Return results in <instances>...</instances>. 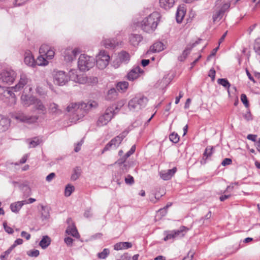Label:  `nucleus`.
I'll use <instances>...</instances> for the list:
<instances>
[{
    "label": "nucleus",
    "mask_w": 260,
    "mask_h": 260,
    "mask_svg": "<svg viewBox=\"0 0 260 260\" xmlns=\"http://www.w3.org/2000/svg\"><path fill=\"white\" fill-rule=\"evenodd\" d=\"M159 18V17L157 13H151L141 22V28L146 32L149 33L153 31L158 25Z\"/></svg>",
    "instance_id": "f257e3e1"
},
{
    "label": "nucleus",
    "mask_w": 260,
    "mask_h": 260,
    "mask_svg": "<svg viewBox=\"0 0 260 260\" xmlns=\"http://www.w3.org/2000/svg\"><path fill=\"white\" fill-rule=\"evenodd\" d=\"M231 6V3L228 1L221 3V0H217L213 12L212 19L213 22L219 21L223 17L224 13L228 12Z\"/></svg>",
    "instance_id": "f03ea898"
},
{
    "label": "nucleus",
    "mask_w": 260,
    "mask_h": 260,
    "mask_svg": "<svg viewBox=\"0 0 260 260\" xmlns=\"http://www.w3.org/2000/svg\"><path fill=\"white\" fill-rule=\"evenodd\" d=\"M94 63L93 57L83 54L80 55L78 59V66L80 71H86L93 67Z\"/></svg>",
    "instance_id": "7ed1b4c3"
},
{
    "label": "nucleus",
    "mask_w": 260,
    "mask_h": 260,
    "mask_svg": "<svg viewBox=\"0 0 260 260\" xmlns=\"http://www.w3.org/2000/svg\"><path fill=\"white\" fill-rule=\"evenodd\" d=\"M148 102L147 98L144 96H137L128 102V108L132 111H138L144 108Z\"/></svg>",
    "instance_id": "20e7f679"
},
{
    "label": "nucleus",
    "mask_w": 260,
    "mask_h": 260,
    "mask_svg": "<svg viewBox=\"0 0 260 260\" xmlns=\"http://www.w3.org/2000/svg\"><path fill=\"white\" fill-rule=\"evenodd\" d=\"M115 115L113 106L108 107L105 112L99 117L96 121V125L101 127L107 125Z\"/></svg>",
    "instance_id": "39448f33"
},
{
    "label": "nucleus",
    "mask_w": 260,
    "mask_h": 260,
    "mask_svg": "<svg viewBox=\"0 0 260 260\" xmlns=\"http://www.w3.org/2000/svg\"><path fill=\"white\" fill-rule=\"evenodd\" d=\"M127 134V132L124 131L120 134L118 136L112 139L108 144L106 145L102 151V154L104 153L105 151L110 150V149H116L121 144V142L126 136Z\"/></svg>",
    "instance_id": "423d86ee"
},
{
    "label": "nucleus",
    "mask_w": 260,
    "mask_h": 260,
    "mask_svg": "<svg viewBox=\"0 0 260 260\" xmlns=\"http://www.w3.org/2000/svg\"><path fill=\"white\" fill-rule=\"evenodd\" d=\"M53 82L59 86L65 85L69 80L67 73L62 71H54L53 73Z\"/></svg>",
    "instance_id": "0eeeda50"
},
{
    "label": "nucleus",
    "mask_w": 260,
    "mask_h": 260,
    "mask_svg": "<svg viewBox=\"0 0 260 260\" xmlns=\"http://www.w3.org/2000/svg\"><path fill=\"white\" fill-rule=\"evenodd\" d=\"M11 116L12 118L22 122H34L38 119V116H27L21 111L12 113Z\"/></svg>",
    "instance_id": "6e6552de"
},
{
    "label": "nucleus",
    "mask_w": 260,
    "mask_h": 260,
    "mask_svg": "<svg viewBox=\"0 0 260 260\" xmlns=\"http://www.w3.org/2000/svg\"><path fill=\"white\" fill-rule=\"evenodd\" d=\"M16 77V74L14 71L11 69L3 70L0 73V80L2 82L8 84L12 83Z\"/></svg>",
    "instance_id": "1a4fd4ad"
},
{
    "label": "nucleus",
    "mask_w": 260,
    "mask_h": 260,
    "mask_svg": "<svg viewBox=\"0 0 260 260\" xmlns=\"http://www.w3.org/2000/svg\"><path fill=\"white\" fill-rule=\"evenodd\" d=\"M76 70H71L69 72V80L79 84H84L87 82V77L84 75H79Z\"/></svg>",
    "instance_id": "9d476101"
},
{
    "label": "nucleus",
    "mask_w": 260,
    "mask_h": 260,
    "mask_svg": "<svg viewBox=\"0 0 260 260\" xmlns=\"http://www.w3.org/2000/svg\"><path fill=\"white\" fill-rule=\"evenodd\" d=\"M79 52V50L77 48L74 49L70 48L67 49L63 52L64 59L67 62H71L75 59Z\"/></svg>",
    "instance_id": "9b49d317"
},
{
    "label": "nucleus",
    "mask_w": 260,
    "mask_h": 260,
    "mask_svg": "<svg viewBox=\"0 0 260 260\" xmlns=\"http://www.w3.org/2000/svg\"><path fill=\"white\" fill-rule=\"evenodd\" d=\"M143 72V70L140 68L139 66L134 67L127 75V79L129 80L133 81L137 79L139 76L140 73Z\"/></svg>",
    "instance_id": "f8f14e48"
},
{
    "label": "nucleus",
    "mask_w": 260,
    "mask_h": 260,
    "mask_svg": "<svg viewBox=\"0 0 260 260\" xmlns=\"http://www.w3.org/2000/svg\"><path fill=\"white\" fill-rule=\"evenodd\" d=\"M28 78L26 75L24 74H21L19 81L13 88L14 91H18L23 88V87L28 83Z\"/></svg>",
    "instance_id": "ddd939ff"
},
{
    "label": "nucleus",
    "mask_w": 260,
    "mask_h": 260,
    "mask_svg": "<svg viewBox=\"0 0 260 260\" xmlns=\"http://www.w3.org/2000/svg\"><path fill=\"white\" fill-rule=\"evenodd\" d=\"M24 61V63L28 66L33 67L36 66L35 60L30 51L27 50L25 51Z\"/></svg>",
    "instance_id": "4468645a"
},
{
    "label": "nucleus",
    "mask_w": 260,
    "mask_h": 260,
    "mask_svg": "<svg viewBox=\"0 0 260 260\" xmlns=\"http://www.w3.org/2000/svg\"><path fill=\"white\" fill-rule=\"evenodd\" d=\"M176 171L177 169L176 167H174L172 169L161 171L160 172V176L164 180H168L172 178Z\"/></svg>",
    "instance_id": "2eb2a0df"
},
{
    "label": "nucleus",
    "mask_w": 260,
    "mask_h": 260,
    "mask_svg": "<svg viewBox=\"0 0 260 260\" xmlns=\"http://www.w3.org/2000/svg\"><path fill=\"white\" fill-rule=\"evenodd\" d=\"M98 106V104L95 101H90L87 103H80L79 108H81L86 113L92 108H95Z\"/></svg>",
    "instance_id": "dca6fc26"
},
{
    "label": "nucleus",
    "mask_w": 260,
    "mask_h": 260,
    "mask_svg": "<svg viewBox=\"0 0 260 260\" xmlns=\"http://www.w3.org/2000/svg\"><path fill=\"white\" fill-rule=\"evenodd\" d=\"M36 98L34 96L23 94L21 95V100L22 104L25 107H28L34 104Z\"/></svg>",
    "instance_id": "f3484780"
},
{
    "label": "nucleus",
    "mask_w": 260,
    "mask_h": 260,
    "mask_svg": "<svg viewBox=\"0 0 260 260\" xmlns=\"http://www.w3.org/2000/svg\"><path fill=\"white\" fill-rule=\"evenodd\" d=\"M164 49V44L161 42H157L154 43L150 48L149 50L147 51V53L151 52H159Z\"/></svg>",
    "instance_id": "a211bd4d"
},
{
    "label": "nucleus",
    "mask_w": 260,
    "mask_h": 260,
    "mask_svg": "<svg viewBox=\"0 0 260 260\" xmlns=\"http://www.w3.org/2000/svg\"><path fill=\"white\" fill-rule=\"evenodd\" d=\"M48 111L49 113L55 115H59L62 114L61 110L59 109L58 105L54 103L49 104Z\"/></svg>",
    "instance_id": "6ab92c4d"
},
{
    "label": "nucleus",
    "mask_w": 260,
    "mask_h": 260,
    "mask_svg": "<svg viewBox=\"0 0 260 260\" xmlns=\"http://www.w3.org/2000/svg\"><path fill=\"white\" fill-rule=\"evenodd\" d=\"M177 0H159L161 8L169 10L172 8Z\"/></svg>",
    "instance_id": "aec40b11"
},
{
    "label": "nucleus",
    "mask_w": 260,
    "mask_h": 260,
    "mask_svg": "<svg viewBox=\"0 0 260 260\" xmlns=\"http://www.w3.org/2000/svg\"><path fill=\"white\" fill-rule=\"evenodd\" d=\"M142 40V37L140 35L131 34L129 37L130 43L134 46L139 45Z\"/></svg>",
    "instance_id": "412c9836"
},
{
    "label": "nucleus",
    "mask_w": 260,
    "mask_h": 260,
    "mask_svg": "<svg viewBox=\"0 0 260 260\" xmlns=\"http://www.w3.org/2000/svg\"><path fill=\"white\" fill-rule=\"evenodd\" d=\"M189 231V229L185 226H181L179 229L174 230V234L176 238H181L185 236L186 233Z\"/></svg>",
    "instance_id": "4be33fe9"
},
{
    "label": "nucleus",
    "mask_w": 260,
    "mask_h": 260,
    "mask_svg": "<svg viewBox=\"0 0 260 260\" xmlns=\"http://www.w3.org/2000/svg\"><path fill=\"white\" fill-rule=\"evenodd\" d=\"M132 247V244L128 242H119L115 244L114 246V249L116 250L122 249H126Z\"/></svg>",
    "instance_id": "5701e85b"
},
{
    "label": "nucleus",
    "mask_w": 260,
    "mask_h": 260,
    "mask_svg": "<svg viewBox=\"0 0 260 260\" xmlns=\"http://www.w3.org/2000/svg\"><path fill=\"white\" fill-rule=\"evenodd\" d=\"M185 14V10L183 7H179L178 8L176 13V19L178 23L182 22L183 18Z\"/></svg>",
    "instance_id": "b1692460"
},
{
    "label": "nucleus",
    "mask_w": 260,
    "mask_h": 260,
    "mask_svg": "<svg viewBox=\"0 0 260 260\" xmlns=\"http://www.w3.org/2000/svg\"><path fill=\"white\" fill-rule=\"evenodd\" d=\"M201 39H199L198 41H196L194 43H192L191 45H188L185 49L183 51L182 55L184 56L185 58L187 56V55L190 53V52L192 50V49L197 46V45L199 44L201 41Z\"/></svg>",
    "instance_id": "393cba45"
},
{
    "label": "nucleus",
    "mask_w": 260,
    "mask_h": 260,
    "mask_svg": "<svg viewBox=\"0 0 260 260\" xmlns=\"http://www.w3.org/2000/svg\"><path fill=\"white\" fill-rule=\"evenodd\" d=\"M51 242V238L49 236H44L39 243V245L44 249L50 245Z\"/></svg>",
    "instance_id": "a878e982"
},
{
    "label": "nucleus",
    "mask_w": 260,
    "mask_h": 260,
    "mask_svg": "<svg viewBox=\"0 0 260 260\" xmlns=\"http://www.w3.org/2000/svg\"><path fill=\"white\" fill-rule=\"evenodd\" d=\"M66 232L68 235H71L75 238L79 237V234L74 225L68 226Z\"/></svg>",
    "instance_id": "bb28decb"
},
{
    "label": "nucleus",
    "mask_w": 260,
    "mask_h": 260,
    "mask_svg": "<svg viewBox=\"0 0 260 260\" xmlns=\"http://www.w3.org/2000/svg\"><path fill=\"white\" fill-rule=\"evenodd\" d=\"M103 45L107 48H112L116 46L117 43L113 39H105L102 41Z\"/></svg>",
    "instance_id": "cd10ccee"
},
{
    "label": "nucleus",
    "mask_w": 260,
    "mask_h": 260,
    "mask_svg": "<svg viewBox=\"0 0 260 260\" xmlns=\"http://www.w3.org/2000/svg\"><path fill=\"white\" fill-rule=\"evenodd\" d=\"M35 101H34V104L33 105H35L36 109L41 111L43 114H45L46 109L41 100L36 98Z\"/></svg>",
    "instance_id": "c85d7f7f"
},
{
    "label": "nucleus",
    "mask_w": 260,
    "mask_h": 260,
    "mask_svg": "<svg viewBox=\"0 0 260 260\" xmlns=\"http://www.w3.org/2000/svg\"><path fill=\"white\" fill-rule=\"evenodd\" d=\"M128 83L126 81L119 82L117 84L116 89L120 92H124L128 87Z\"/></svg>",
    "instance_id": "c756f323"
},
{
    "label": "nucleus",
    "mask_w": 260,
    "mask_h": 260,
    "mask_svg": "<svg viewBox=\"0 0 260 260\" xmlns=\"http://www.w3.org/2000/svg\"><path fill=\"white\" fill-rule=\"evenodd\" d=\"M117 95L118 93L117 90L115 88H113L108 91L106 99L107 100L113 101L117 98Z\"/></svg>",
    "instance_id": "7c9ffc66"
},
{
    "label": "nucleus",
    "mask_w": 260,
    "mask_h": 260,
    "mask_svg": "<svg viewBox=\"0 0 260 260\" xmlns=\"http://www.w3.org/2000/svg\"><path fill=\"white\" fill-rule=\"evenodd\" d=\"M109 60L106 59H96V65L100 69L103 70L105 69L109 64Z\"/></svg>",
    "instance_id": "2f4dec72"
},
{
    "label": "nucleus",
    "mask_w": 260,
    "mask_h": 260,
    "mask_svg": "<svg viewBox=\"0 0 260 260\" xmlns=\"http://www.w3.org/2000/svg\"><path fill=\"white\" fill-rule=\"evenodd\" d=\"M35 62L36 65L37 64L38 66H45L48 63V61L43 54H40V55L38 57Z\"/></svg>",
    "instance_id": "473e14b6"
},
{
    "label": "nucleus",
    "mask_w": 260,
    "mask_h": 260,
    "mask_svg": "<svg viewBox=\"0 0 260 260\" xmlns=\"http://www.w3.org/2000/svg\"><path fill=\"white\" fill-rule=\"evenodd\" d=\"M81 175V169L80 167H77L74 170L73 173L71 176V179L73 181L76 180Z\"/></svg>",
    "instance_id": "72a5a7b5"
},
{
    "label": "nucleus",
    "mask_w": 260,
    "mask_h": 260,
    "mask_svg": "<svg viewBox=\"0 0 260 260\" xmlns=\"http://www.w3.org/2000/svg\"><path fill=\"white\" fill-rule=\"evenodd\" d=\"M80 104L71 103L67 107V110L68 112H72L73 110H82L81 108H79Z\"/></svg>",
    "instance_id": "f704fd0d"
},
{
    "label": "nucleus",
    "mask_w": 260,
    "mask_h": 260,
    "mask_svg": "<svg viewBox=\"0 0 260 260\" xmlns=\"http://www.w3.org/2000/svg\"><path fill=\"white\" fill-rule=\"evenodd\" d=\"M21 208L22 207L18 202L12 203L10 205L11 211L15 213H18Z\"/></svg>",
    "instance_id": "c9c22d12"
},
{
    "label": "nucleus",
    "mask_w": 260,
    "mask_h": 260,
    "mask_svg": "<svg viewBox=\"0 0 260 260\" xmlns=\"http://www.w3.org/2000/svg\"><path fill=\"white\" fill-rule=\"evenodd\" d=\"M217 83L227 89H229L231 86L230 82L226 79L225 78L218 79L217 80Z\"/></svg>",
    "instance_id": "e433bc0d"
},
{
    "label": "nucleus",
    "mask_w": 260,
    "mask_h": 260,
    "mask_svg": "<svg viewBox=\"0 0 260 260\" xmlns=\"http://www.w3.org/2000/svg\"><path fill=\"white\" fill-rule=\"evenodd\" d=\"M118 56L119 59L122 62L126 61L128 60L129 58V54L125 51L121 52L119 54Z\"/></svg>",
    "instance_id": "4c0bfd02"
},
{
    "label": "nucleus",
    "mask_w": 260,
    "mask_h": 260,
    "mask_svg": "<svg viewBox=\"0 0 260 260\" xmlns=\"http://www.w3.org/2000/svg\"><path fill=\"white\" fill-rule=\"evenodd\" d=\"M41 214L43 219H48L50 216L48 208L44 206H42Z\"/></svg>",
    "instance_id": "58836bf2"
},
{
    "label": "nucleus",
    "mask_w": 260,
    "mask_h": 260,
    "mask_svg": "<svg viewBox=\"0 0 260 260\" xmlns=\"http://www.w3.org/2000/svg\"><path fill=\"white\" fill-rule=\"evenodd\" d=\"M96 58L102 59H106V60H109L110 56L109 54H107L106 51L104 50H101L100 51L99 54L96 56Z\"/></svg>",
    "instance_id": "ea45409f"
},
{
    "label": "nucleus",
    "mask_w": 260,
    "mask_h": 260,
    "mask_svg": "<svg viewBox=\"0 0 260 260\" xmlns=\"http://www.w3.org/2000/svg\"><path fill=\"white\" fill-rule=\"evenodd\" d=\"M109 253V250L108 248H105L102 252L98 254V256L99 258L105 259L108 256Z\"/></svg>",
    "instance_id": "a19ab883"
},
{
    "label": "nucleus",
    "mask_w": 260,
    "mask_h": 260,
    "mask_svg": "<svg viewBox=\"0 0 260 260\" xmlns=\"http://www.w3.org/2000/svg\"><path fill=\"white\" fill-rule=\"evenodd\" d=\"M213 147H207L204 151L203 158L205 157V159H207L208 157L211 156L213 153Z\"/></svg>",
    "instance_id": "79ce46f5"
},
{
    "label": "nucleus",
    "mask_w": 260,
    "mask_h": 260,
    "mask_svg": "<svg viewBox=\"0 0 260 260\" xmlns=\"http://www.w3.org/2000/svg\"><path fill=\"white\" fill-rule=\"evenodd\" d=\"M169 139L173 143H177L179 141V136L177 133L174 132L170 135Z\"/></svg>",
    "instance_id": "37998d69"
},
{
    "label": "nucleus",
    "mask_w": 260,
    "mask_h": 260,
    "mask_svg": "<svg viewBox=\"0 0 260 260\" xmlns=\"http://www.w3.org/2000/svg\"><path fill=\"white\" fill-rule=\"evenodd\" d=\"M55 54V51L54 48L50 49L47 52L44 54L47 59H51L53 58Z\"/></svg>",
    "instance_id": "c03bdc74"
},
{
    "label": "nucleus",
    "mask_w": 260,
    "mask_h": 260,
    "mask_svg": "<svg viewBox=\"0 0 260 260\" xmlns=\"http://www.w3.org/2000/svg\"><path fill=\"white\" fill-rule=\"evenodd\" d=\"M51 48L46 44L42 45L39 49L40 54H45V53Z\"/></svg>",
    "instance_id": "a18cd8bd"
},
{
    "label": "nucleus",
    "mask_w": 260,
    "mask_h": 260,
    "mask_svg": "<svg viewBox=\"0 0 260 260\" xmlns=\"http://www.w3.org/2000/svg\"><path fill=\"white\" fill-rule=\"evenodd\" d=\"M74 190V187L70 184H68L66 188L64 191V195L66 197H69L72 193L73 191Z\"/></svg>",
    "instance_id": "49530a36"
},
{
    "label": "nucleus",
    "mask_w": 260,
    "mask_h": 260,
    "mask_svg": "<svg viewBox=\"0 0 260 260\" xmlns=\"http://www.w3.org/2000/svg\"><path fill=\"white\" fill-rule=\"evenodd\" d=\"M254 49L257 54L260 55V38L255 40Z\"/></svg>",
    "instance_id": "de8ad7c7"
},
{
    "label": "nucleus",
    "mask_w": 260,
    "mask_h": 260,
    "mask_svg": "<svg viewBox=\"0 0 260 260\" xmlns=\"http://www.w3.org/2000/svg\"><path fill=\"white\" fill-rule=\"evenodd\" d=\"M9 92V89L0 86V95L8 98V94Z\"/></svg>",
    "instance_id": "09e8293b"
},
{
    "label": "nucleus",
    "mask_w": 260,
    "mask_h": 260,
    "mask_svg": "<svg viewBox=\"0 0 260 260\" xmlns=\"http://www.w3.org/2000/svg\"><path fill=\"white\" fill-rule=\"evenodd\" d=\"M41 143V141L37 138H35L34 139V140H31L29 143V148H34L36 147L37 146L39 145Z\"/></svg>",
    "instance_id": "8fccbe9b"
},
{
    "label": "nucleus",
    "mask_w": 260,
    "mask_h": 260,
    "mask_svg": "<svg viewBox=\"0 0 260 260\" xmlns=\"http://www.w3.org/2000/svg\"><path fill=\"white\" fill-rule=\"evenodd\" d=\"M124 104L125 101L124 100H121L117 103L116 106L115 107H113L115 114H117L118 111L124 105Z\"/></svg>",
    "instance_id": "3c124183"
},
{
    "label": "nucleus",
    "mask_w": 260,
    "mask_h": 260,
    "mask_svg": "<svg viewBox=\"0 0 260 260\" xmlns=\"http://www.w3.org/2000/svg\"><path fill=\"white\" fill-rule=\"evenodd\" d=\"M11 98L12 100V105H15L16 103V99L15 94L12 91L9 89V93L8 94V98Z\"/></svg>",
    "instance_id": "603ef678"
},
{
    "label": "nucleus",
    "mask_w": 260,
    "mask_h": 260,
    "mask_svg": "<svg viewBox=\"0 0 260 260\" xmlns=\"http://www.w3.org/2000/svg\"><path fill=\"white\" fill-rule=\"evenodd\" d=\"M136 150V146L135 145H133L131 148V149L124 155H123L124 157H125L126 159L129 157L131 155H132Z\"/></svg>",
    "instance_id": "864d4df0"
},
{
    "label": "nucleus",
    "mask_w": 260,
    "mask_h": 260,
    "mask_svg": "<svg viewBox=\"0 0 260 260\" xmlns=\"http://www.w3.org/2000/svg\"><path fill=\"white\" fill-rule=\"evenodd\" d=\"M28 255L31 257H37L39 255V251L37 249L28 251L27 252Z\"/></svg>",
    "instance_id": "5fc2aeb1"
},
{
    "label": "nucleus",
    "mask_w": 260,
    "mask_h": 260,
    "mask_svg": "<svg viewBox=\"0 0 260 260\" xmlns=\"http://www.w3.org/2000/svg\"><path fill=\"white\" fill-rule=\"evenodd\" d=\"M23 240L22 239L19 238L16 239L14 243L10 246V247L13 249L18 245H21L23 243Z\"/></svg>",
    "instance_id": "6e6d98bb"
},
{
    "label": "nucleus",
    "mask_w": 260,
    "mask_h": 260,
    "mask_svg": "<svg viewBox=\"0 0 260 260\" xmlns=\"http://www.w3.org/2000/svg\"><path fill=\"white\" fill-rule=\"evenodd\" d=\"M130 168V164L128 162H125L121 166V169L123 173L126 172Z\"/></svg>",
    "instance_id": "4d7b16f0"
},
{
    "label": "nucleus",
    "mask_w": 260,
    "mask_h": 260,
    "mask_svg": "<svg viewBox=\"0 0 260 260\" xmlns=\"http://www.w3.org/2000/svg\"><path fill=\"white\" fill-rule=\"evenodd\" d=\"M241 100L243 104L246 106L248 107L249 106L248 101L247 100V96L245 94H242L241 95Z\"/></svg>",
    "instance_id": "13d9d810"
},
{
    "label": "nucleus",
    "mask_w": 260,
    "mask_h": 260,
    "mask_svg": "<svg viewBox=\"0 0 260 260\" xmlns=\"http://www.w3.org/2000/svg\"><path fill=\"white\" fill-rule=\"evenodd\" d=\"M83 143V140H81L80 142H78L77 144L75 145L74 151L76 152H79L81 148V146Z\"/></svg>",
    "instance_id": "bf43d9fd"
},
{
    "label": "nucleus",
    "mask_w": 260,
    "mask_h": 260,
    "mask_svg": "<svg viewBox=\"0 0 260 260\" xmlns=\"http://www.w3.org/2000/svg\"><path fill=\"white\" fill-rule=\"evenodd\" d=\"M3 226L4 228L5 229V231L8 233V234H12L14 232L13 230L10 226H8L7 224V223L6 222H4L3 223Z\"/></svg>",
    "instance_id": "052dcab7"
},
{
    "label": "nucleus",
    "mask_w": 260,
    "mask_h": 260,
    "mask_svg": "<svg viewBox=\"0 0 260 260\" xmlns=\"http://www.w3.org/2000/svg\"><path fill=\"white\" fill-rule=\"evenodd\" d=\"M12 250L13 249L10 247L8 250L4 252V254H1L0 256L1 259L4 260V258L9 255Z\"/></svg>",
    "instance_id": "680f3d73"
},
{
    "label": "nucleus",
    "mask_w": 260,
    "mask_h": 260,
    "mask_svg": "<svg viewBox=\"0 0 260 260\" xmlns=\"http://www.w3.org/2000/svg\"><path fill=\"white\" fill-rule=\"evenodd\" d=\"M125 182L126 184L131 185L133 184L134 183V178L132 176L128 175L127 177L125 178Z\"/></svg>",
    "instance_id": "e2e57ef3"
},
{
    "label": "nucleus",
    "mask_w": 260,
    "mask_h": 260,
    "mask_svg": "<svg viewBox=\"0 0 260 260\" xmlns=\"http://www.w3.org/2000/svg\"><path fill=\"white\" fill-rule=\"evenodd\" d=\"M176 238L175 237V235L174 234L173 231H171L169 234H168L164 239L165 241H167L170 239H173Z\"/></svg>",
    "instance_id": "0e129e2a"
},
{
    "label": "nucleus",
    "mask_w": 260,
    "mask_h": 260,
    "mask_svg": "<svg viewBox=\"0 0 260 260\" xmlns=\"http://www.w3.org/2000/svg\"><path fill=\"white\" fill-rule=\"evenodd\" d=\"M126 158L124 157L123 156H121L119 159H118L116 162L115 164H117L120 166H121L123 164H124L126 162Z\"/></svg>",
    "instance_id": "69168bd1"
},
{
    "label": "nucleus",
    "mask_w": 260,
    "mask_h": 260,
    "mask_svg": "<svg viewBox=\"0 0 260 260\" xmlns=\"http://www.w3.org/2000/svg\"><path fill=\"white\" fill-rule=\"evenodd\" d=\"M232 163V160L231 158H224L221 162V165L223 166H226L230 165Z\"/></svg>",
    "instance_id": "338daca9"
},
{
    "label": "nucleus",
    "mask_w": 260,
    "mask_h": 260,
    "mask_svg": "<svg viewBox=\"0 0 260 260\" xmlns=\"http://www.w3.org/2000/svg\"><path fill=\"white\" fill-rule=\"evenodd\" d=\"M64 241L68 246H71L72 245L73 240L72 238L68 237L64 238Z\"/></svg>",
    "instance_id": "774afa93"
}]
</instances>
